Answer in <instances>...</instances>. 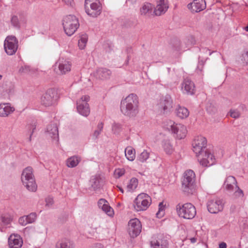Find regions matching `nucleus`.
<instances>
[{
  "instance_id": "f257e3e1",
  "label": "nucleus",
  "mask_w": 248,
  "mask_h": 248,
  "mask_svg": "<svg viewBox=\"0 0 248 248\" xmlns=\"http://www.w3.org/2000/svg\"><path fill=\"white\" fill-rule=\"evenodd\" d=\"M139 107L138 97L136 94L131 93L121 101L120 109L125 116L133 117L139 113Z\"/></svg>"
},
{
  "instance_id": "f03ea898",
  "label": "nucleus",
  "mask_w": 248,
  "mask_h": 248,
  "mask_svg": "<svg viewBox=\"0 0 248 248\" xmlns=\"http://www.w3.org/2000/svg\"><path fill=\"white\" fill-rule=\"evenodd\" d=\"M21 180L23 185L29 191H36L37 186L33 173V169L31 167H28L23 170L21 175Z\"/></svg>"
},
{
  "instance_id": "7ed1b4c3",
  "label": "nucleus",
  "mask_w": 248,
  "mask_h": 248,
  "mask_svg": "<svg viewBox=\"0 0 248 248\" xmlns=\"http://www.w3.org/2000/svg\"><path fill=\"white\" fill-rule=\"evenodd\" d=\"M195 174L191 170H186L182 182L183 191L187 194H192L195 190Z\"/></svg>"
},
{
  "instance_id": "20e7f679",
  "label": "nucleus",
  "mask_w": 248,
  "mask_h": 248,
  "mask_svg": "<svg viewBox=\"0 0 248 248\" xmlns=\"http://www.w3.org/2000/svg\"><path fill=\"white\" fill-rule=\"evenodd\" d=\"M62 26L65 33L69 36L72 35L79 26L78 19L74 15H68L62 19Z\"/></svg>"
},
{
  "instance_id": "39448f33",
  "label": "nucleus",
  "mask_w": 248,
  "mask_h": 248,
  "mask_svg": "<svg viewBox=\"0 0 248 248\" xmlns=\"http://www.w3.org/2000/svg\"><path fill=\"white\" fill-rule=\"evenodd\" d=\"M223 188L230 193L235 190L233 192V196L235 198H243L244 196L243 190L238 186L235 178L232 176H229L226 178Z\"/></svg>"
},
{
  "instance_id": "423d86ee",
  "label": "nucleus",
  "mask_w": 248,
  "mask_h": 248,
  "mask_svg": "<svg viewBox=\"0 0 248 248\" xmlns=\"http://www.w3.org/2000/svg\"><path fill=\"white\" fill-rule=\"evenodd\" d=\"M176 210L178 215L185 219H192L196 214L195 206L190 203H186L183 205L179 203L176 206Z\"/></svg>"
},
{
  "instance_id": "0eeeda50",
  "label": "nucleus",
  "mask_w": 248,
  "mask_h": 248,
  "mask_svg": "<svg viewBox=\"0 0 248 248\" xmlns=\"http://www.w3.org/2000/svg\"><path fill=\"white\" fill-rule=\"evenodd\" d=\"M169 131H171L174 136L179 140L186 137L187 134L186 127L180 124H176L172 121L168 120L165 125Z\"/></svg>"
},
{
  "instance_id": "6e6552de",
  "label": "nucleus",
  "mask_w": 248,
  "mask_h": 248,
  "mask_svg": "<svg viewBox=\"0 0 248 248\" xmlns=\"http://www.w3.org/2000/svg\"><path fill=\"white\" fill-rule=\"evenodd\" d=\"M151 202V198L148 195L140 193L135 199L133 206L137 211H145L150 205Z\"/></svg>"
},
{
  "instance_id": "1a4fd4ad",
  "label": "nucleus",
  "mask_w": 248,
  "mask_h": 248,
  "mask_svg": "<svg viewBox=\"0 0 248 248\" xmlns=\"http://www.w3.org/2000/svg\"><path fill=\"white\" fill-rule=\"evenodd\" d=\"M18 41L16 36L8 35L4 41V49L8 55L15 54L18 48Z\"/></svg>"
},
{
  "instance_id": "9d476101",
  "label": "nucleus",
  "mask_w": 248,
  "mask_h": 248,
  "mask_svg": "<svg viewBox=\"0 0 248 248\" xmlns=\"http://www.w3.org/2000/svg\"><path fill=\"white\" fill-rule=\"evenodd\" d=\"M58 98V93L54 89H49L42 95L41 98V104L45 107L54 105Z\"/></svg>"
},
{
  "instance_id": "9b49d317",
  "label": "nucleus",
  "mask_w": 248,
  "mask_h": 248,
  "mask_svg": "<svg viewBox=\"0 0 248 248\" xmlns=\"http://www.w3.org/2000/svg\"><path fill=\"white\" fill-rule=\"evenodd\" d=\"M196 155L200 164L202 166L209 167L215 164V156L207 149Z\"/></svg>"
},
{
  "instance_id": "f8f14e48",
  "label": "nucleus",
  "mask_w": 248,
  "mask_h": 248,
  "mask_svg": "<svg viewBox=\"0 0 248 248\" xmlns=\"http://www.w3.org/2000/svg\"><path fill=\"white\" fill-rule=\"evenodd\" d=\"M90 100L88 95L82 96L77 103V109L78 112L81 115L87 117L90 113V108L88 102Z\"/></svg>"
},
{
  "instance_id": "ddd939ff",
  "label": "nucleus",
  "mask_w": 248,
  "mask_h": 248,
  "mask_svg": "<svg viewBox=\"0 0 248 248\" xmlns=\"http://www.w3.org/2000/svg\"><path fill=\"white\" fill-rule=\"evenodd\" d=\"M128 232L131 237L134 238L140 234L141 231V224L137 218L131 219L128 222Z\"/></svg>"
},
{
  "instance_id": "4468645a",
  "label": "nucleus",
  "mask_w": 248,
  "mask_h": 248,
  "mask_svg": "<svg viewBox=\"0 0 248 248\" xmlns=\"http://www.w3.org/2000/svg\"><path fill=\"white\" fill-rule=\"evenodd\" d=\"M207 140L205 138L202 136L196 137L192 143L193 152L196 155L204 151L206 149Z\"/></svg>"
},
{
  "instance_id": "2eb2a0df",
  "label": "nucleus",
  "mask_w": 248,
  "mask_h": 248,
  "mask_svg": "<svg viewBox=\"0 0 248 248\" xmlns=\"http://www.w3.org/2000/svg\"><path fill=\"white\" fill-rule=\"evenodd\" d=\"M207 207L210 213L217 214L223 210V204L220 200H210L207 203Z\"/></svg>"
},
{
  "instance_id": "dca6fc26",
  "label": "nucleus",
  "mask_w": 248,
  "mask_h": 248,
  "mask_svg": "<svg viewBox=\"0 0 248 248\" xmlns=\"http://www.w3.org/2000/svg\"><path fill=\"white\" fill-rule=\"evenodd\" d=\"M86 13L90 16L95 17L99 16L102 11V6L99 1L90 4L89 7L85 8Z\"/></svg>"
},
{
  "instance_id": "f3484780",
  "label": "nucleus",
  "mask_w": 248,
  "mask_h": 248,
  "mask_svg": "<svg viewBox=\"0 0 248 248\" xmlns=\"http://www.w3.org/2000/svg\"><path fill=\"white\" fill-rule=\"evenodd\" d=\"M187 8L193 13H198L205 9L206 2L205 0H194L187 5Z\"/></svg>"
},
{
  "instance_id": "a211bd4d",
  "label": "nucleus",
  "mask_w": 248,
  "mask_h": 248,
  "mask_svg": "<svg viewBox=\"0 0 248 248\" xmlns=\"http://www.w3.org/2000/svg\"><path fill=\"white\" fill-rule=\"evenodd\" d=\"M154 8V13L156 16L164 14L169 8L168 0H156V6Z\"/></svg>"
},
{
  "instance_id": "6ab92c4d",
  "label": "nucleus",
  "mask_w": 248,
  "mask_h": 248,
  "mask_svg": "<svg viewBox=\"0 0 248 248\" xmlns=\"http://www.w3.org/2000/svg\"><path fill=\"white\" fill-rule=\"evenodd\" d=\"M46 135L50 137L53 141L58 143L59 141L58 128L55 124H51L47 125L46 131Z\"/></svg>"
},
{
  "instance_id": "aec40b11",
  "label": "nucleus",
  "mask_w": 248,
  "mask_h": 248,
  "mask_svg": "<svg viewBox=\"0 0 248 248\" xmlns=\"http://www.w3.org/2000/svg\"><path fill=\"white\" fill-rule=\"evenodd\" d=\"M160 105L164 113L170 112L173 107V101L170 96L168 94L165 95L162 98Z\"/></svg>"
},
{
  "instance_id": "412c9836",
  "label": "nucleus",
  "mask_w": 248,
  "mask_h": 248,
  "mask_svg": "<svg viewBox=\"0 0 248 248\" xmlns=\"http://www.w3.org/2000/svg\"><path fill=\"white\" fill-rule=\"evenodd\" d=\"M10 248H20L23 244L22 238L18 234H11L8 238Z\"/></svg>"
},
{
  "instance_id": "4be33fe9",
  "label": "nucleus",
  "mask_w": 248,
  "mask_h": 248,
  "mask_svg": "<svg viewBox=\"0 0 248 248\" xmlns=\"http://www.w3.org/2000/svg\"><path fill=\"white\" fill-rule=\"evenodd\" d=\"M182 89L185 93L192 95L195 93V85L189 78H185L182 83Z\"/></svg>"
},
{
  "instance_id": "5701e85b",
  "label": "nucleus",
  "mask_w": 248,
  "mask_h": 248,
  "mask_svg": "<svg viewBox=\"0 0 248 248\" xmlns=\"http://www.w3.org/2000/svg\"><path fill=\"white\" fill-rule=\"evenodd\" d=\"M98 206L108 216H112L113 215V210L109 205L107 201L104 199H100L98 202Z\"/></svg>"
},
{
  "instance_id": "b1692460",
  "label": "nucleus",
  "mask_w": 248,
  "mask_h": 248,
  "mask_svg": "<svg viewBox=\"0 0 248 248\" xmlns=\"http://www.w3.org/2000/svg\"><path fill=\"white\" fill-rule=\"evenodd\" d=\"M154 5L149 2L144 3L140 8V12L141 16L150 17L152 15Z\"/></svg>"
},
{
  "instance_id": "393cba45",
  "label": "nucleus",
  "mask_w": 248,
  "mask_h": 248,
  "mask_svg": "<svg viewBox=\"0 0 248 248\" xmlns=\"http://www.w3.org/2000/svg\"><path fill=\"white\" fill-rule=\"evenodd\" d=\"M58 63L60 74H65L71 70V63L70 62L60 59Z\"/></svg>"
},
{
  "instance_id": "a878e982",
  "label": "nucleus",
  "mask_w": 248,
  "mask_h": 248,
  "mask_svg": "<svg viewBox=\"0 0 248 248\" xmlns=\"http://www.w3.org/2000/svg\"><path fill=\"white\" fill-rule=\"evenodd\" d=\"M91 187L94 191L99 189L103 185V181L100 176L98 175L93 176L90 181Z\"/></svg>"
},
{
  "instance_id": "bb28decb",
  "label": "nucleus",
  "mask_w": 248,
  "mask_h": 248,
  "mask_svg": "<svg viewBox=\"0 0 248 248\" xmlns=\"http://www.w3.org/2000/svg\"><path fill=\"white\" fill-rule=\"evenodd\" d=\"M111 74V72L109 69L104 68H100L96 70L94 73V76L97 78L105 79L109 78Z\"/></svg>"
},
{
  "instance_id": "cd10ccee",
  "label": "nucleus",
  "mask_w": 248,
  "mask_h": 248,
  "mask_svg": "<svg viewBox=\"0 0 248 248\" xmlns=\"http://www.w3.org/2000/svg\"><path fill=\"white\" fill-rule=\"evenodd\" d=\"M14 110V108L11 107L8 103L0 104V116L1 117H7Z\"/></svg>"
},
{
  "instance_id": "c85d7f7f",
  "label": "nucleus",
  "mask_w": 248,
  "mask_h": 248,
  "mask_svg": "<svg viewBox=\"0 0 248 248\" xmlns=\"http://www.w3.org/2000/svg\"><path fill=\"white\" fill-rule=\"evenodd\" d=\"M175 113L176 116L181 119L186 118L189 114L187 108L179 105H178L175 109Z\"/></svg>"
},
{
  "instance_id": "c756f323",
  "label": "nucleus",
  "mask_w": 248,
  "mask_h": 248,
  "mask_svg": "<svg viewBox=\"0 0 248 248\" xmlns=\"http://www.w3.org/2000/svg\"><path fill=\"white\" fill-rule=\"evenodd\" d=\"M152 248H168V242L166 240H154L150 242Z\"/></svg>"
},
{
  "instance_id": "7c9ffc66",
  "label": "nucleus",
  "mask_w": 248,
  "mask_h": 248,
  "mask_svg": "<svg viewBox=\"0 0 248 248\" xmlns=\"http://www.w3.org/2000/svg\"><path fill=\"white\" fill-rule=\"evenodd\" d=\"M162 147L165 153L171 155L174 151V148L171 142L169 140H165L162 141Z\"/></svg>"
},
{
  "instance_id": "2f4dec72",
  "label": "nucleus",
  "mask_w": 248,
  "mask_h": 248,
  "mask_svg": "<svg viewBox=\"0 0 248 248\" xmlns=\"http://www.w3.org/2000/svg\"><path fill=\"white\" fill-rule=\"evenodd\" d=\"M74 245L72 241L64 239L58 242L56 245L57 248H74Z\"/></svg>"
},
{
  "instance_id": "473e14b6",
  "label": "nucleus",
  "mask_w": 248,
  "mask_h": 248,
  "mask_svg": "<svg viewBox=\"0 0 248 248\" xmlns=\"http://www.w3.org/2000/svg\"><path fill=\"white\" fill-rule=\"evenodd\" d=\"M125 155L129 161H133L135 158V151L131 147L128 146L125 149Z\"/></svg>"
},
{
  "instance_id": "72a5a7b5",
  "label": "nucleus",
  "mask_w": 248,
  "mask_h": 248,
  "mask_svg": "<svg viewBox=\"0 0 248 248\" xmlns=\"http://www.w3.org/2000/svg\"><path fill=\"white\" fill-rule=\"evenodd\" d=\"M79 160L77 156H72L69 158L66 161L67 166L69 168H74L79 163Z\"/></svg>"
},
{
  "instance_id": "f704fd0d",
  "label": "nucleus",
  "mask_w": 248,
  "mask_h": 248,
  "mask_svg": "<svg viewBox=\"0 0 248 248\" xmlns=\"http://www.w3.org/2000/svg\"><path fill=\"white\" fill-rule=\"evenodd\" d=\"M138 185V180L136 178H132L129 181L127 186V188L128 191H134L137 187Z\"/></svg>"
},
{
  "instance_id": "c9c22d12",
  "label": "nucleus",
  "mask_w": 248,
  "mask_h": 248,
  "mask_svg": "<svg viewBox=\"0 0 248 248\" xmlns=\"http://www.w3.org/2000/svg\"><path fill=\"white\" fill-rule=\"evenodd\" d=\"M18 72L21 75L30 74L33 72V70L30 66L24 65L20 67Z\"/></svg>"
},
{
  "instance_id": "e433bc0d",
  "label": "nucleus",
  "mask_w": 248,
  "mask_h": 248,
  "mask_svg": "<svg viewBox=\"0 0 248 248\" xmlns=\"http://www.w3.org/2000/svg\"><path fill=\"white\" fill-rule=\"evenodd\" d=\"M0 220L1 221V225L5 226L10 224L12 221V218L9 215L3 214L0 217Z\"/></svg>"
},
{
  "instance_id": "4c0bfd02",
  "label": "nucleus",
  "mask_w": 248,
  "mask_h": 248,
  "mask_svg": "<svg viewBox=\"0 0 248 248\" xmlns=\"http://www.w3.org/2000/svg\"><path fill=\"white\" fill-rule=\"evenodd\" d=\"M150 153L144 150L138 156V160L141 162H144L149 157Z\"/></svg>"
},
{
  "instance_id": "58836bf2",
  "label": "nucleus",
  "mask_w": 248,
  "mask_h": 248,
  "mask_svg": "<svg viewBox=\"0 0 248 248\" xmlns=\"http://www.w3.org/2000/svg\"><path fill=\"white\" fill-rule=\"evenodd\" d=\"M103 128V124L102 122L99 123L97 126V129L95 130L93 135V138L94 140H96L100 134Z\"/></svg>"
},
{
  "instance_id": "ea45409f",
  "label": "nucleus",
  "mask_w": 248,
  "mask_h": 248,
  "mask_svg": "<svg viewBox=\"0 0 248 248\" xmlns=\"http://www.w3.org/2000/svg\"><path fill=\"white\" fill-rule=\"evenodd\" d=\"M12 25L16 28H20V23L18 18L16 16H12L11 18Z\"/></svg>"
},
{
  "instance_id": "a19ab883",
  "label": "nucleus",
  "mask_w": 248,
  "mask_h": 248,
  "mask_svg": "<svg viewBox=\"0 0 248 248\" xmlns=\"http://www.w3.org/2000/svg\"><path fill=\"white\" fill-rule=\"evenodd\" d=\"M87 42V38L85 35L81 37L78 41V46L80 49H84Z\"/></svg>"
},
{
  "instance_id": "79ce46f5",
  "label": "nucleus",
  "mask_w": 248,
  "mask_h": 248,
  "mask_svg": "<svg viewBox=\"0 0 248 248\" xmlns=\"http://www.w3.org/2000/svg\"><path fill=\"white\" fill-rule=\"evenodd\" d=\"M204 64V62H203V61L202 60L199 62L197 67L196 70V72L200 76L203 75L202 69L203 68Z\"/></svg>"
},
{
  "instance_id": "37998d69",
  "label": "nucleus",
  "mask_w": 248,
  "mask_h": 248,
  "mask_svg": "<svg viewBox=\"0 0 248 248\" xmlns=\"http://www.w3.org/2000/svg\"><path fill=\"white\" fill-rule=\"evenodd\" d=\"M122 130V126L120 124L114 123L112 126V131L115 134H119Z\"/></svg>"
},
{
  "instance_id": "c03bdc74",
  "label": "nucleus",
  "mask_w": 248,
  "mask_h": 248,
  "mask_svg": "<svg viewBox=\"0 0 248 248\" xmlns=\"http://www.w3.org/2000/svg\"><path fill=\"white\" fill-rule=\"evenodd\" d=\"M206 110L210 114L214 113L216 111V108L211 102H208L206 104Z\"/></svg>"
},
{
  "instance_id": "a18cd8bd",
  "label": "nucleus",
  "mask_w": 248,
  "mask_h": 248,
  "mask_svg": "<svg viewBox=\"0 0 248 248\" xmlns=\"http://www.w3.org/2000/svg\"><path fill=\"white\" fill-rule=\"evenodd\" d=\"M241 60L244 64H248V50L243 52L241 56Z\"/></svg>"
},
{
  "instance_id": "49530a36",
  "label": "nucleus",
  "mask_w": 248,
  "mask_h": 248,
  "mask_svg": "<svg viewBox=\"0 0 248 248\" xmlns=\"http://www.w3.org/2000/svg\"><path fill=\"white\" fill-rule=\"evenodd\" d=\"M230 116L232 118H234V119H237V118H239L241 115L240 112L236 109H231L230 111Z\"/></svg>"
},
{
  "instance_id": "de8ad7c7",
  "label": "nucleus",
  "mask_w": 248,
  "mask_h": 248,
  "mask_svg": "<svg viewBox=\"0 0 248 248\" xmlns=\"http://www.w3.org/2000/svg\"><path fill=\"white\" fill-rule=\"evenodd\" d=\"M28 220V223H33L36 218V214L35 213H31L28 216H26Z\"/></svg>"
},
{
  "instance_id": "09e8293b",
  "label": "nucleus",
  "mask_w": 248,
  "mask_h": 248,
  "mask_svg": "<svg viewBox=\"0 0 248 248\" xmlns=\"http://www.w3.org/2000/svg\"><path fill=\"white\" fill-rule=\"evenodd\" d=\"M159 210L156 214V216L158 218H161L163 214H164V206L163 205V203L160 202L159 204Z\"/></svg>"
},
{
  "instance_id": "8fccbe9b",
  "label": "nucleus",
  "mask_w": 248,
  "mask_h": 248,
  "mask_svg": "<svg viewBox=\"0 0 248 248\" xmlns=\"http://www.w3.org/2000/svg\"><path fill=\"white\" fill-rule=\"evenodd\" d=\"M195 42H196L193 36H190L188 37L187 39V41L186 42L187 47H191V46H192L193 45H194L195 44Z\"/></svg>"
},
{
  "instance_id": "3c124183",
  "label": "nucleus",
  "mask_w": 248,
  "mask_h": 248,
  "mask_svg": "<svg viewBox=\"0 0 248 248\" xmlns=\"http://www.w3.org/2000/svg\"><path fill=\"white\" fill-rule=\"evenodd\" d=\"M27 221L28 220L26 216L20 217L18 220L19 224L22 226H26L27 224H28V223Z\"/></svg>"
},
{
  "instance_id": "603ef678",
  "label": "nucleus",
  "mask_w": 248,
  "mask_h": 248,
  "mask_svg": "<svg viewBox=\"0 0 248 248\" xmlns=\"http://www.w3.org/2000/svg\"><path fill=\"white\" fill-rule=\"evenodd\" d=\"M36 122H33L31 124L29 125L28 129L31 131V135H32L34 133L35 129H36Z\"/></svg>"
},
{
  "instance_id": "864d4df0",
  "label": "nucleus",
  "mask_w": 248,
  "mask_h": 248,
  "mask_svg": "<svg viewBox=\"0 0 248 248\" xmlns=\"http://www.w3.org/2000/svg\"><path fill=\"white\" fill-rule=\"evenodd\" d=\"M46 206L49 207V206H51L53 204V200L51 197H47L46 199Z\"/></svg>"
},
{
  "instance_id": "5fc2aeb1",
  "label": "nucleus",
  "mask_w": 248,
  "mask_h": 248,
  "mask_svg": "<svg viewBox=\"0 0 248 248\" xmlns=\"http://www.w3.org/2000/svg\"><path fill=\"white\" fill-rule=\"evenodd\" d=\"M201 50L203 52H205V53L208 52L209 55H211L213 52H214V51L211 52L210 50L208 48H207L206 47L202 48V49H201Z\"/></svg>"
},
{
  "instance_id": "6e6d98bb",
  "label": "nucleus",
  "mask_w": 248,
  "mask_h": 248,
  "mask_svg": "<svg viewBox=\"0 0 248 248\" xmlns=\"http://www.w3.org/2000/svg\"><path fill=\"white\" fill-rule=\"evenodd\" d=\"M115 174L118 175V177L122 176L124 174V170H118L115 171Z\"/></svg>"
},
{
  "instance_id": "4d7b16f0",
  "label": "nucleus",
  "mask_w": 248,
  "mask_h": 248,
  "mask_svg": "<svg viewBox=\"0 0 248 248\" xmlns=\"http://www.w3.org/2000/svg\"><path fill=\"white\" fill-rule=\"evenodd\" d=\"M219 248H226L227 245L225 242H222L219 244Z\"/></svg>"
},
{
  "instance_id": "13d9d810",
  "label": "nucleus",
  "mask_w": 248,
  "mask_h": 248,
  "mask_svg": "<svg viewBox=\"0 0 248 248\" xmlns=\"http://www.w3.org/2000/svg\"><path fill=\"white\" fill-rule=\"evenodd\" d=\"M63 2H64L67 5H69L71 4L72 0H62Z\"/></svg>"
},
{
  "instance_id": "bf43d9fd",
  "label": "nucleus",
  "mask_w": 248,
  "mask_h": 248,
  "mask_svg": "<svg viewBox=\"0 0 248 248\" xmlns=\"http://www.w3.org/2000/svg\"><path fill=\"white\" fill-rule=\"evenodd\" d=\"M191 242L192 243H195L196 242V238L193 237L190 239Z\"/></svg>"
},
{
  "instance_id": "052dcab7",
  "label": "nucleus",
  "mask_w": 248,
  "mask_h": 248,
  "mask_svg": "<svg viewBox=\"0 0 248 248\" xmlns=\"http://www.w3.org/2000/svg\"><path fill=\"white\" fill-rule=\"evenodd\" d=\"M119 190L122 193H124V190L121 187H120V186H117Z\"/></svg>"
},
{
  "instance_id": "680f3d73",
  "label": "nucleus",
  "mask_w": 248,
  "mask_h": 248,
  "mask_svg": "<svg viewBox=\"0 0 248 248\" xmlns=\"http://www.w3.org/2000/svg\"><path fill=\"white\" fill-rule=\"evenodd\" d=\"M31 136L32 135H31V133L30 134V137L29 138V141L30 142L31 141Z\"/></svg>"
},
{
  "instance_id": "e2e57ef3",
  "label": "nucleus",
  "mask_w": 248,
  "mask_h": 248,
  "mask_svg": "<svg viewBox=\"0 0 248 248\" xmlns=\"http://www.w3.org/2000/svg\"><path fill=\"white\" fill-rule=\"evenodd\" d=\"M245 30L247 31H248V25L245 27Z\"/></svg>"
},
{
  "instance_id": "0e129e2a",
  "label": "nucleus",
  "mask_w": 248,
  "mask_h": 248,
  "mask_svg": "<svg viewBox=\"0 0 248 248\" xmlns=\"http://www.w3.org/2000/svg\"><path fill=\"white\" fill-rule=\"evenodd\" d=\"M133 23H131L129 25V26H133Z\"/></svg>"
},
{
  "instance_id": "69168bd1",
  "label": "nucleus",
  "mask_w": 248,
  "mask_h": 248,
  "mask_svg": "<svg viewBox=\"0 0 248 248\" xmlns=\"http://www.w3.org/2000/svg\"><path fill=\"white\" fill-rule=\"evenodd\" d=\"M2 78V76L1 75H0V80Z\"/></svg>"
}]
</instances>
